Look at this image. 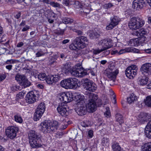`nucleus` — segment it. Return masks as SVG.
Masks as SVG:
<instances>
[{
    "mask_svg": "<svg viewBox=\"0 0 151 151\" xmlns=\"http://www.w3.org/2000/svg\"><path fill=\"white\" fill-rule=\"evenodd\" d=\"M83 96L81 95L78 92H68L66 93H63L60 96V99L63 102V103H67L73 100L78 101L79 99L82 100Z\"/></svg>",
    "mask_w": 151,
    "mask_h": 151,
    "instance_id": "obj_1",
    "label": "nucleus"
},
{
    "mask_svg": "<svg viewBox=\"0 0 151 151\" xmlns=\"http://www.w3.org/2000/svg\"><path fill=\"white\" fill-rule=\"evenodd\" d=\"M59 124L56 121L53 122L45 121L41 123L40 130L44 133H52L57 130Z\"/></svg>",
    "mask_w": 151,
    "mask_h": 151,
    "instance_id": "obj_2",
    "label": "nucleus"
},
{
    "mask_svg": "<svg viewBox=\"0 0 151 151\" xmlns=\"http://www.w3.org/2000/svg\"><path fill=\"white\" fill-rule=\"evenodd\" d=\"M69 73L74 76L82 77L88 75L86 70L83 69L80 63H78L75 66V68L70 69Z\"/></svg>",
    "mask_w": 151,
    "mask_h": 151,
    "instance_id": "obj_3",
    "label": "nucleus"
},
{
    "mask_svg": "<svg viewBox=\"0 0 151 151\" xmlns=\"http://www.w3.org/2000/svg\"><path fill=\"white\" fill-rule=\"evenodd\" d=\"M144 20L140 18L132 17L128 23L130 29L136 30L143 26L145 24Z\"/></svg>",
    "mask_w": 151,
    "mask_h": 151,
    "instance_id": "obj_4",
    "label": "nucleus"
},
{
    "mask_svg": "<svg viewBox=\"0 0 151 151\" xmlns=\"http://www.w3.org/2000/svg\"><path fill=\"white\" fill-rule=\"evenodd\" d=\"M46 106L44 102L40 103L37 106L34 117L35 121L38 120L41 118L45 110Z\"/></svg>",
    "mask_w": 151,
    "mask_h": 151,
    "instance_id": "obj_5",
    "label": "nucleus"
},
{
    "mask_svg": "<svg viewBox=\"0 0 151 151\" xmlns=\"http://www.w3.org/2000/svg\"><path fill=\"white\" fill-rule=\"evenodd\" d=\"M84 97L82 100L79 99L78 102V108L76 109V112L78 115L82 116L84 115L86 113L87 108L84 101Z\"/></svg>",
    "mask_w": 151,
    "mask_h": 151,
    "instance_id": "obj_6",
    "label": "nucleus"
},
{
    "mask_svg": "<svg viewBox=\"0 0 151 151\" xmlns=\"http://www.w3.org/2000/svg\"><path fill=\"white\" fill-rule=\"evenodd\" d=\"M15 80L19 84L24 88L30 86L31 85L30 82L28 81L27 78L24 75L17 74L15 77Z\"/></svg>",
    "mask_w": 151,
    "mask_h": 151,
    "instance_id": "obj_7",
    "label": "nucleus"
},
{
    "mask_svg": "<svg viewBox=\"0 0 151 151\" xmlns=\"http://www.w3.org/2000/svg\"><path fill=\"white\" fill-rule=\"evenodd\" d=\"M74 42L76 43L78 49L84 48L88 43L87 38L83 36L77 37L75 39Z\"/></svg>",
    "mask_w": 151,
    "mask_h": 151,
    "instance_id": "obj_8",
    "label": "nucleus"
},
{
    "mask_svg": "<svg viewBox=\"0 0 151 151\" xmlns=\"http://www.w3.org/2000/svg\"><path fill=\"white\" fill-rule=\"evenodd\" d=\"M138 68L135 65L129 66L125 70L126 76L130 79L133 78L137 75Z\"/></svg>",
    "mask_w": 151,
    "mask_h": 151,
    "instance_id": "obj_9",
    "label": "nucleus"
},
{
    "mask_svg": "<svg viewBox=\"0 0 151 151\" xmlns=\"http://www.w3.org/2000/svg\"><path fill=\"white\" fill-rule=\"evenodd\" d=\"M84 81L83 86L85 89L92 92L96 90L97 86L93 82L87 78L85 79Z\"/></svg>",
    "mask_w": 151,
    "mask_h": 151,
    "instance_id": "obj_10",
    "label": "nucleus"
},
{
    "mask_svg": "<svg viewBox=\"0 0 151 151\" xmlns=\"http://www.w3.org/2000/svg\"><path fill=\"white\" fill-rule=\"evenodd\" d=\"M18 131L17 127L14 126H10L6 129L5 133L7 137L11 139H14L16 136Z\"/></svg>",
    "mask_w": 151,
    "mask_h": 151,
    "instance_id": "obj_11",
    "label": "nucleus"
},
{
    "mask_svg": "<svg viewBox=\"0 0 151 151\" xmlns=\"http://www.w3.org/2000/svg\"><path fill=\"white\" fill-rule=\"evenodd\" d=\"M37 93L35 91H31L27 93L26 100L27 103L32 104L36 101Z\"/></svg>",
    "mask_w": 151,
    "mask_h": 151,
    "instance_id": "obj_12",
    "label": "nucleus"
},
{
    "mask_svg": "<svg viewBox=\"0 0 151 151\" xmlns=\"http://www.w3.org/2000/svg\"><path fill=\"white\" fill-rule=\"evenodd\" d=\"M112 40L110 39L101 40L99 42V45L102 46V49L104 51L111 47Z\"/></svg>",
    "mask_w": 151,
    "mask_h": 151,
    "instance_id": "obj_13",
    "label": "nucleus"
},
{
    "mask_svg": "<svg viewBox=\"0 0 151 151\" xmlns=\"http://www.w3.org/2000/svg\"><path fill=\"white\" fill-rule=\"evenodd\" d=\"M140 70L142 73L146 76L151 74V63H146L141 66Z\"/></svg>",
    "mask_w": 151,
    "mask_h": 151,
    "instance_id": "obj_14",
    "label": "nucleus"
},
{
    "mask_svg": "<svg viewBox=\"0 0 151 151\" xmlns=\"http://www.w3.org/2000/svg\"><path fill=\"white\" fill-rule=\"evenodd\" d=\"M67 106L66 104L61 103L59 104L57 108L58 113L62 116L66 117L68 115L67 110Z\"/></svg>",
    "mask_w": 151,
    "mask_h": 151,
    "instance_id": "obj_15",
    "label": "nucleus"
},
{
    "mask_svg": "<svg viewBox=\"0 0 151 151\" xmlns=\"http://www.w3.org/2000/svg\"><path fill=\"white\" fill-rule=\"evenodd\" d=\"M60 78V77L58 75H49L47 76L45 81L48 84L51 85L58 81Z\"/></svg>",
    "mask_w": 151,
    "mask_h": 151,
    "instance_id": "obj_16",
    "label": "nucleus"
},
{
    "mask_svg": "<svg viewBox=\"0 0 151 151\" xmlns=\"http://www.w3.org/2000/svg\"><path fill=\"white\" fill-rule=\"evenodd\" d=\"M145 3L144 0H134L132 3V7L134 9L139 10L143 7Z\"/></svg>",
    "mask_w": 151,
    "mask_h": 151,
    "instance_id": "obj_17",
    "label": "nucleus"
},
{
    "mask_svg": "<svg viewBox=\"0 0 151 151\" xmlns=\"http://www.w3.org/2000/svg\"><path fill=\"white\" fill-rule=\"evenodd\" d=\"M29 142L31 147L33 148H38L42 146L38 139L29 140Z\"/></svg>",
    "mask_w": 151,
    "mask_h": 151,
    "instance_id": "obj_18",
    "label": "nucleus"
},
{
    "mask_svg": "<svg viewBox=\"0 0 151 151\" xmlns=\"http://www.w3.org/2000/svg\"><path fill=\"white\" fill-rule=\"evenodd\" d=\"M87 109L90 112H93L95 111L96 108V104L95 102L89 101L86 105Z\"/></svg>",
    "mask_w": 151,
    "mask_h": 151,
    "instance_id": "obj_19",
    "label": "nucleus"
},
{
    "mask_svg": "<svg viewBox=\"0 0 151 151\" xmlns=\"http://www.w3.org/2000/svg\"><path fill=\"white\" fill-rule=\"evenodd\" d=\"M127 101L129 104L134 103L137 100V97L134 94L132 93L130 94L127 97Z\"/></svg>",
    "mask_w": 151,
    "mask_h": 151,
    "instance_id": "obj_20",
    "label": "nucleus"
},
{
    "mask_svg": "<svg viewBox=\"0 0 151 151\" xmlns=\"http://www.w3.org/2000/svg\"><path fill=\"white\" fill-rule=\"evenodd\" d=\"M39 136L37 133L34 130L30 131L28 134L29 139H38Z\"/></svg>",
    "mask_w": 151,
    "mask_h": 151,
    "instance_id": "obj_21",
    "label": "nucleus"
},
{
    "mask_svg": "<svg viewBox=\"0 0 151 151\" xmlns=\"http://www.w3.org/2000/svg\"><path fill=\"white\" fill-rule=\"evenodd\" d=\"M70 78L64 79L61 81L60 85L65 89L70 88Z\"/></svg>",
    "mask_w": 151,
    "mask_h": 151,
    "instance_id": "obj_22",
    "label": "nucleus"
},
{
    "mask_svg": "<svg viewBox=\"0 0 151 151\" xmlns=\"http://www.w3.org/2000/svg\"><path fill=\"white\" fill-rule=\"evenodd\" d=\"M118 73L119 70L118 69H116L115 71L113 72H108L107 73V76L108 78L112 80L116 78Z\"/></svg>",
    "mask_w": 151,
    "mask_h": 151,
    "instance_id": "obj_23",
    "label": "nucleus"
},
{
    "mask_svg": "<svg viewBox=\"0 0 151 151\" xmlns=\"http://www.w3.org/2000/svg\"><path fill=\"white\" fill-rule=\"evenodd\" d=\"M70 88H73L77 87L78 86V80L75 78H70Z\"/></svg>",
    "mask_w": 151,
    "mask_h": 151,
    "instance_id": "obj_24",
    "label": "nucleus"
},
{
    "mask_svg": "<svg viewBox=\"0 0 151 151\" xmlns=\"http://www.w3.org/2000/svg\"><path fill=\"white\" fill-rule=\"evenodd\" d=\"M136 33L137 36L142 37L146 35L147 32L146 29L142 28L137 31Z\"/></svg>",
    "mask_w": 151,
    "mask_h": 151,
    "instance_id": "obj_25",
    "label": "nucleus"
},
{
    "mask_svg": "<svg viewBox=\"0 0 151 151\" xmlns=\"http://www.w3.org/2000/svg\"><path fill=\"white\" fill-rule=\"evenodd\" d=\"M109 140L106 137H104L101 140V144L104 147L106 148L109 146Z\"/></svg>",
    "mask_w": 151,
    "mask_h": 151,
    "instance_id": "obj_26",
    "label": "nucleus"
},
{
    "mask_svg": "<svg viewBox=\"0 0 151 151\" xmlns=\"http://www.w3.org/2000/svg\"><path fill=\"white\" fill-rule=\"evenodd\" d=\"M88 98L89 101H94L95 102L98 99V95L96 94L91 93L88 95Z\"/></svg>",
    "mask_w": 151,
    "mask_h": 151,
    "instance_id": "obj_27",
    "label": "nucleus"
},
{
    "mask_svg": "<svg viewBox=\"0 0 151 151\" xmlns=\"http://www.w3.org/2000/svg\"><path fill=\"white\" fill-rule=\"evenodd\" d=\"M111 23L115 27L117 25L119 22V19L116 16H114L111 18Z\"/></svg>",
    "mask_w": 151,
    "mask_h": 151,
    "instance_id": "obj_28",
    "label": "nucleus"
},
{
    "mask_svg": "<svg viewBox=\"0 0 151 151\" xmlns=\"http://www.w3.org/2000/svg\"><path fill=\"white\" fill-rule=\"evenodd\" d=\"M116 120L119 122L120 124L123 122V116L119 113L116 114L115 115Z\"/></svg>",
    "mask_w": 151,
    "mask_h": 151,
    "instance_id": "obj_29",
    "label": "nucleus"
},
{
    "mask_svg": "<svg viewBox=\"0 0 151 151\" xmlns=\"http://www.w3.org/2000/svg\"><path fill=\"white\" fill-rule=\"evenodd\" d=\"M14 120L20 124L22 123L23 122V119L21 116L19 114H15L14 116Z\"/></svg>",
    "mask_w": 151,
    "mask_h": 151,
    "instance_id": "obj_30",
    "label": "nucleus"
},
{
    "mask_svg": "<svg viewBox=\"0 0 151 151\" xmlns=\"http://www.w3.org/2000/svg\"><path fill=\"white\" fill-rule=\"evenodd\" d=\"M138 120L141 123H144L147 120L145 114L141 113L139 116Z\"/></svg>",
    "mask_w": 151,
    "mask_h": 151,
    "instance_id": "obj_31",
    "label": "nucleus"
},
{
    "mask_svg": "<svg viewBox=\"0 0 151 151\" xmlns=\"http://www.w3.org/2000/svg\"><path fill=\"white\" fill-rule=\"evenodd\" d=\"M113 151H122V149L118 143L114 144L112 146Z\"/></svg>",
    "mask_w": 151,
    "mask_h": 151,
    "instance_id": "obj_32",
    "label": "nucleus"
},
{
    "mask_svg": "<svg viewBox=\"0 0 151 151\" xmlns=\"http://www.w3.org/2000/svg\"><path fill=\"white\" fill-rule=\"evenodd\" d=\"M145 105L148 107H151V96H148L144 100Z\"/></svg>",
    "mask_w": 151,
    "mask_h": 151,
    "instance_id": "obj_33",
    "label": "nucleus"
},
{
    "mask_svg": "<svg viewBox=\"0 0 151 151\" xmlns=\"http://www.w3.org/2000/svg\"><path fill=\"white\" fill-rule=\"evenodd\" d=\"M62 22L65 24H71L73 22V20L72 19L65 17L63 19Z\"/></svg>",
    "mask_w": 151,
    "mask_h": 151,
    "instance_id": "obj_34",
    "label": "nucleus"
},
{
    "mask_svg": "<svg viewBox=\"0 0 151 151\" xmlns=\"http://www.w3.org/2000/svg\"><path fill=\"white\" fill-rule=\"evenodd\" d=\"M144 151H151V142L146 144L145 145Z\"/></svg>",
    "mask_w": 151,
    "mask_h": 151,
    "instance_id": "obj_35",
    "label": "nucleus"
},
{
    "mask_svg": "<svg viewBox=\"0 0 151 151\" xmlns=\"http://www.w3.org/2000/svg\"><path fill=\"white\" fill-rule=\"evenodd\" d=\"M47 76L45 73H41L39 74L38 75V78L41 81H43L46 80Z\"/></svg>",
    "mask_w": 151,
    "mask_h": 151,
    "instance_id": "obj_36",
    "label": "nucleus"
},
{
    "mask_svg": "<svg viewBox=\"0 0 151 151\" xmlns=\"http://www.w3.org/2000/svg\"><path fill=\"white\" fill-rule=\"evenodd\" d=\"M25 94V93L23 92H20L17 94L16 97V99L18 101L20 99H22Z\"/></svg>",
    "mask_w": 151,
    "mask_h": 151,
    "instance_id": "obj_37",
    "label": "nucleus"
},
{
    "mask_svg": "<svg viewBox=\"0 0 151 151\" xmlns=\"http://www.w3.org/2000/svg\"><path fill=\"white\" fill-rule=\"evenodd\" d=\"M148 81V79L147 78L142 79L139 81V83L141 86H144L147 83Z\"/></svg>",
    "mask_w": 151,
    "mask_h": 151,
    "instance_id": "obj_38",
    "label": "nucleus"
},
{
    "mask_svg": "<svg viewBox=\"0 0 151 151\" xmlns=\"http://www.w3.org/2000/svg\"><path fill=\"white\" fill-rule=\"evenodd\" d=\"M99 35L96 32L91 33L89 35L91 39L97 38L99 37Z\"/></svg>",
    "mask_w": 151,
    "mask_h": 151,
    "instance_id": "obj_39",
    "label": "nucleus"
},
{
    "mask_svg": "<svg viewBox=\"0 0 151 151\" xmlns=\"http://www.w3.org/2000/svg\"><path fill=\"white\" fill-rule=\"evenodd\" d=\"M93 131L91 130H89L87 132V137L89 139L92 138L93 136Z\"/></svg>",
    "mask_w": 151,
    "mask_h": 151,
    "instance_id": "obj_40",
    "label": "nucleus"
},
{
    "mask_svg": "<svg viewBox=\"0 0 151 151\" xmlns=\"http://www.w3.org/2000/svg\"><path fill=\"white\" fill-rule=\"evenodd\" d=\"M50 5L55 7H59L60 5L57 2H55L54 1L51 2Z\"/></svg>",
    "mask_w": 151,
    "mask_h": 151,
    "instance_id": "obj_41",
    "label": "nucleus"
},
{
    "mask_svg": "<svg viewBox=\"0 0 151 151\" xmlns=\"http://www.w3.org/2000/svg\"><path fill=\"white\" fill-rule=\"evenodd\" d=\"M19 86H18L14 85L11 87V90L14 91H17L19 89Z\"/></svg>",
    "mask_w": 151,
    "mask_h": 151,
    "instance_id": "obj_42",
    "label": "nucleus"
},
{
    "mask_svg": "<svg viewBox=\"0 0 151 151\" xmlns=\"http://www.w3.org/2000/svg\"><path fill=\"white\" fill-rule=\"evenodd\" d=\"M104 51V50L102 49H95L93 50V52L94 54L97 55Z\"/></svg>",
    "mask_w": 151,
    "mask_h": 151,
    "instance_id": "obj_43",
    "label": "nucleus"
},
{
    "mask_svg": "<svg viewBox=\"0 0 151 151\" xmlns=\"http://www.w3.org/2000/svg\"><path fill=\"white\" fill-rule=\"evenodd\" d=\"M76 43H75V44H71L69 46L70 48L72 50H76L77 49H78L77 47H76Z\"/></svg>",
    "mask_w": 151,
    "mask_h": 151,
    "instance_id": "obj_44",
    "label": "nucleus"
},
{
    "mask_svg": "<svg viewBox=\"0 0 151 151\" xmlns=\"http://www.w3.org/2000/svg\"><path fill=\"white\" fill-rule=\"evenodd\" d=\"M44 54L45 53L40 50L36 53V57H38L44 55Z\"/></svg>",
    "mask_w": 151,
    "mask_h": 151,
    "instance_id": "obj_45",
    "label": "nucleus"
},
{
    "mask_svg": "<svg viewBox=\"0 0 151 151\" xmlns=\"http://www.w3.org/2000/svg\"><path fill=\"white\" fill-rule=\"evenodd\" d=\"M62 3L64 6H68L70 4L69 0H62Z\"/></svg>",
    "mask_w": 151,
    "mask_h": 151,
    "instance_id": "obj_46",
    "label": "nucleus"
},
{
    "mask_svg": "<svg viewBox=\"0 0 151 151\" xmlns=\"http://www.w3.org/2000/svg\"><path fill=\"white\" fill-rule=\"evenodd\" d=\"M114 5L111 3H109L107 4H106L104 5V7L106 9H108L111 8Z\"/></svg>",
    "mask_w": 151,
    "mask_h": 151,
    "instance_id": "obj_47",
    "label": "nucleus"
},
{
    "mask_svg": "<svg viewBox=\"0 0 151 151\" xmlns=\"http://www.w3.org/2000/svg\"><path fill=\"white\" fill-rule=\"evenodd\" d=\"M65 30L64 29H60L56 31V33L59 35H63Z\"/></svg>",
    "mask_w": 151,
    "mask_h": 151,
    "instance_id": "obj_48",
    "label": "nucleus"
},
{
    "mask_svg": "<svg viewBox=\"0 0 151 151\" xmlns=\"http://www.w3.org/2000/svg\"><path fill=\"white\" fill-rule=\"evenodd\" d=\"M57 60V58L56 56H53L51 57L50 59V63L51 64H52L54 62H55V61Z\"/></svg>",
    "mask_w": 151,
    "mask_h": 151,
    "instance_id": "obj_49",
    "label": "nucleus"
},
{
    "mask_svg": "<svg viewBox=\"0 0 151 151\" xmlns=\"http://www.w3.org/2000/svg\"><path fill=\"white\" fill-rule=\"evenodd\" d=\"M73 31L75 32L78 35H81L83 34L82 32L80 30H78L76 29H73Z\"/></svg>",
    "mask_w": 151,
    "mask_h": 151,
    "instance_id": "obj_50",
    "label": "nucleus"
},
{
    "mask_svg": "<svg viewBox=\"0 0 151 151\" xmlns=\"http://www.w3.org/2000/svg\"><path fill=\"white\" fill-rule=\"evenodd\" d=\"M115 26H113L112 24L110 22V23L106 27V29L107 30H111Z\"/></svg>",
    "mask_w": 151,
    "mask_h": 151,
    "instance_id": "obj_51",
    "label": "nucleus"
},
{
    "mask_svg": "<svg viewBox=\"0 0 151 151\" xmlns=\"http://www.w3.org/2000/svg\"><path fill=\"white\" fill-rule=\"evenodd\" d=\"M14 61L13 60H8L5 62V64H6L11 65V64H13Z\"/></svg>",
    "mask_w": 151,
    "mask_h": 151,
    "instance_id": "obj_52",
    "label": "nucleus"
},
{
    "mask_svg": "<svg viewBox=\"0 0 151 151\" xmlns=\"http://www.w3.org/2000/svg\"><path fill=\"white\" fill-rule=\"evenodd\" d=\"M90 125L88 123H87V121L83 122L82 123V125L83 127H88Z\"/></svg>",
    "mask_w": 151,
    "mask_h": 151,
    "instance_id": "obj_53",
    "label": "nucleus"
},
{
    "mask_svg": "<svg viewBox=\"0 0 151 151\" xmlns=\"http://www.w3.org/2000/svg\"><path fill=\"white\" fill-rule=\"evenodd\" d=\"M29 27L28 25H26L22 29V32H25L29 29Z\"/></svg>",
    "mask_w": 151,
    "mask_h": 151,
    "instance_id": "obj_54",
    "label": "nucleus"
},
{
    "mask_svg": "<svg viewBox=\"0 0 151 151\" xmlns=\"http://www.w3.org/2000/svg\"><path fill=\"white\" fill-rule=\"evenodd\" d=\"M42 2L44 4H50L51 1L50 0H42Z\"/></svg>",
    "mask_w": 151,
    "mask_h": 151,
    "instance_id": "obj_55",
    "label": "nucleus"
},
{
    "mask_svg": "<svg viewBox=\"0 0 151 151\" xmlns=\"http://www.w3.org/2000/svg\"><path fill=\"white\" fill-rule=\"evenodd\" d=\"M104 114L106 117H109L110 115V112L109 111H107L105 112Z\"/></svg>",
    "mask_w": 151,
    "mask_h": 151,
    "instance_id": "obj_56",
    "label": "nucleus"
},
{
    "mask_svg": "<svg viewBox=\"0 0 151 151\" xmlns=\"http://www.w3.org/2000/svg\"><path fill=\"white\" fill-rule=\"evenodd\" d=\"M12 65H6V68L9 70H10L12 69Z\"/></svg>",
    "mask_w": 151,
    "mask_h": 151,
    "instance_id": "obj_57",
    "label": "nucleus"
},
{
    "mask_svg": "<svg viewBox=\"0 0 151 151\" xmlns=\"http://www.w3.org/2000/svg\"><path fill=\"white\" fill-rule=\"evenodd\" d=\"M145 52L147 53H151V48L150 49H145L144 50Z\"/></svg>",
    "mask_w": 151,
    "mask_h": 151,
    "instance_id": "obj_58",
    "label": "nucleus"
},
{
    "mask_svg": "<svg viewBox=\"0 0 151 151\" xmlns=\"http://www.w3.org/2000/svg\"><path fill=\"white\" fill-rule=\"evenodd\" d=\"M24 45L23 42H21L19 43H18L17 45V47H21L22 46Z\"/></svg>",
    "mask_w": 151,
    "mask_h": 151,
    "instance_id": "obj_59",
    "label": "nucleus"
},
{
    "mask_svg": "<svg viewBox=\"0 0 151 151\" xmlns=\"http://www.w3.org/2000/svg\"><path fill=\"white\" fill-rule=\"evenodd\" d=\"M6 76L5 75H3L0 76V81H1L4 80Z\"/></svg>",
    "mask_w": 151,
    "mask_h": 151,
    "instance_id": "obj_60",
    "label": "nucleus"
},
{
    "mask_svg": "<svg viewBox=\"0 0 151 151\" xmlns=\"http://www.w3.org/2000/svg\"><path fill=\"white\" fill-rule=\"evenodd\" d=\"M70 41V40L68 39H66L63 40L62 42L63 44H65L68 43Z\"/></svg>",
    "mask_w": 151,
    "mask_h": 151,
    "instance_id": "obj_61",
    "label": "nucleus"
},
{
    "mask_svg": "<svg viewBox=\"0 0 151 151\" xmlns=\"http://www.w3.org/2000/svg\"><path fill=\"white\" fill-rule=\"evenodd\" d=\"M133 52L135 53H139V50L138 49H135V48H133L132 49Z\"/></svg>",
    "mask_w": 151,
    "mask_h": 151,
    "instance_id": "obj_62",
    "label": "nucleus"
},
{
    "mask_svg": "<svg viewBox=\"0 0 151 151\" xmlns=\"http://www.w3.org/2000/svg\"><path fill=\"white\" fill-rule=\"evenodd\" d=\"M83 12L84 13H86V14H87L88 13H89L90 12V10L86 8H85L83 9Z\"/></svg>",
    "mask_w": 151,
    "mask_h": 151,
    "instance_id": "obj_63",
    "label": "nucleus"
},
{
    "mask_svg": "<svg viewBox=\"0 0 151 151\" xmlns=\"http://www.w3.org/2000/svg\"><path fill=\"white\" fill-rule=\"evenodd\" d=\"M125 52L126 50L124 49H122L120 50V51L118 52V53L119 54H121Z\"/></svg>",
    "mask_w": 151,
    "mask_h": 151,
    "instance_id": "obj_64",
    "label": "nucleus"
}]
</instances>
